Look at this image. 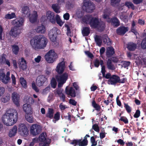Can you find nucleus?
<instances>
[{"label":"nucleus","mask_w":146,"mask_h":146,"mask_svg":"<svg viewBox=\"0 0 146 146\" xmlns=\"http://www.w3.org/2000/svg\"><path fill=\"white\" fill-rule=\"evenodd\" d=\"M18 118V113L15 109H12L8 111L2 117L3 123L7 126H11L15 124Z\"/></svg>","instance_id":"obj_1"},{"label":"nucleus","mask_w":146,"mask_h":146,"mask_svg":"<svg viewBox=\"0 0 146 146\" xmlns=\"http://www.w3.org/2000/svg\"><path fill=\"white\" fill-rule=\"evenodd\" d=\"M47 40L43 36L35 37L30 40V44L33 49L35 50L44 48L46 46Z\"/></svg>","instance_id":"obj_2"},{"label":"nucleus","mask_w":146,"mask_h":146,"mask_svg":"<svg viewBox=\"0 0 146 146\" xmlns=\"http://www.w3.org/2000/svg\"><path fill=\"white\" fill-rule=\"evenodd\" d=\"M68 76V74L66 72H65L60 75L56 74L55 77H52L51 79L50 84L51 87L53 88L56 87L57 84L56 80L58 83V87H62L67 80Z\"/></svg>","instance_id":"obj_3"},{"label":"nucleus","mask_w":146,"mask_h":146,"mask_svg":"<svg viewBox=\"0 0 146 146\" xmlns=\"http://www.w3.org/2000/svg\"><path fill=\"white\" fill-rule=\"evenodd\" d=\"M83 21L86 23H89L93 28H97L100 30H102L104 28V23L102 22H100L97 18H92L91 16H86L83 19Z\"/></svg>","instance_id":"obj_4"},{"label":"nucleus","mask_w":146,"mask_h":146,"mask_svg":"<svg viewBox=\"0 0 146 146\" xmlns=\"http://www.w3.org/2000/svg\"><path fill=\"white\" fill-rule=\"evenodd\" d=\"M44 57L48 63H52L56 60L58 56L54 50H51L46 54Z\"/></svg>","instance_id":"obj_5"},{"label":"nucleus","mask_w":146,"mask_h":146,"mask_svg":"<svg viewBox=\"0 0 146 146\" xmlns=\"http://www.w3.org/2000/svg\"><path fill=\"white\" fill-rule=\"evenodd\" d=\"M40 146H48L51 142L50 140L47 138L45 133L41 134L39 137Z\"/></svg>","instance_id":"obj_6"},{"label":"nucleus","mask_w":146,"mask_h":146,"mask_svg":"<svg viewBox=\"0 0 146 146\" xmlns=\"http://www.w3.org/2000/svg\"><path fill=\"white\" fill-rule=\"evenodd\" d=\"M82 8L87 12H92L95 9V6L94 4L90 2L89 0H84Z\"/></svg>","instance_id":"obj_7"},{"label":"nucleus","mask_w":146,"mask_h":146,"mask_svg":"<svg viewBox=\"0 0 146 146\" xmlns=\"http://www.w3.org/2000/svg\"><path fill=\"white\" fill-rule=\"evenodd\" d=\"M18 131L21 136L26 137L29 134V130L26 125L21 123L18 126Z\"/></svg>","instance_id":"obj_8"},{"label":"nucleus","mask_w":146,"mask_h":146,"mask_svg":"<svg viewBox=\"0 0 146 146\" xmlns=\"http://www.w3.org/2000/svg\"><path fill=\"white\" fill-rule=\"evenodd\" d=\"M42 127L40 125L36 124H33L30 127V133L33 136H36L39 133Z\"/></svg>","instance_id":"obj_9"},{"label":"nucleus","mask_w":146,"mask_h":146,"mask_svg":"<svg viewBox=\"0 0 146 146\" xmlns=\"http://www.w3.org/2000/svg\"><path fill=\"white\" fill-rule=\"evenodd\" d=\"M66 68L65 62L63 60L58 63L55 69L56 72L58 74H62L64 72Z\"/></svg>","instance_id":"obj_10"},{"label":"nucleus","mask_w":146,"mask_h":146,"mask_svg":"<svg viewBox=\"0 0 146 146\" xmlns=\"http://www.w3.org/2000/svg\"><path fill=\"white\" fill-rule=\"evenodd\" d=\"M58 31L57 28L54 27L49 31V36L50 39L52 42H54L56 40Z\"/></svg>","instance_id":"obj_11"},{"label":"nucleus","mask_w":146,"mask_h":146,"mask_svg":"<svg viewBox=\"0 0 146 146\" xmlns=\"http://www.w3.org/2000/svg\"><path fill=\"white\" fill-rule=\"evenodd\" d=\"M21 33V29L18 27H14L11 28L9 32V34L12 36L16 37Z\"/></svg>","instance_id":"obj_12"},{"label":"nucleus","mask_w":146,"mask_h":146,"mask_svg":"<svg viewBox=\"0 0 146 146\" xmlns=\"http://www.w3.org/2000/svg\"><path fill=\"white\" fill-rule=\"evenodd\" d=\"M24 20L21 17L17 18L15 19L12 20V24L15 25V27H19L23 25Z\"/></svg>","instance_id":"obj_13"},{"label":"nucleus","mask_w":146,"mask_h":146,"mask_svg":"<svg viewBox=\"0 0 146 146\" xmlns=\"http://www.w3.org/2000/svg\"><path fill=\"white\" fill-rule=\"evenodd\" d=\"M11 98L13 102L16 106H19L20 96L19 94L16 92H13L12 94Z\"/></svg>","instance_id":"obj_14"},{"label":"nucleus","mask_w":146,"mask_h":146,"mask_svg":"<svg viewBox=\"0 0 146 146\" xmlns=\"http://www.w3.org/2000/svg\"><path fill=\"white\" fill-rule=\"evenodd\" d=\"M65 93L68 96L75 97L76 96L75 90L72 87L67 86L65 89Z\"/></svg>","instance_id":"obj_15"},{"label":"nucleus","mask_w":146,"mask_h":146,"mask_svg":"<svg viewBox=\"0 0 146 146\" xmlns=\"http://www.w3.org/2000/svg\"><path fill=\"white\" fill-rule=\"evenodd\" d=\"M28 16L30 22L33 23L36 21L38 15L37 11H34L31 14L30 13Z\"/></svg>","instance_id":"obj_16"},{"label":"nucleus","mask_w":146,"mask_h":146,"mask_svg":"<svg viewBox=\"0 0 146 146\" xmlns=\"http://www.w3.org/2000/svg\"><path fill=\"white\" fill-rule=\"evenodd\" d=\"M46 15L47 19L51 23L53 24L55 23V18L54 17L55 15L54 12L48 11L46 12Z\"/></svg>","instance_id":"obj_17"},{"label":"nucleus","mask_w":146,"mask_h":146,"mask_svg":"<svg viewBox=\"0 0 146 146\" xmlns=\"http://www.w3.org/2000/svg\"><path fill=\"white\" fill-rule=\"evenodd\" d=\"M23 108L24 111L26 113V114H32L33 110L30 104H25L23 105Z\"/></svg>","instance_id":"obj_18"},{"label":"nucleus","mask_w":146,"mask_h":146,"mask_svg":"<svg viewBox=\"0 0 146 146\" xmlns=\"http://www.w3.org/2000/svg\"><path fill=\"white\" fill-rule=\"evenodd\" d=\"M46 78L43 75H40L38 76L36 79L37 85L40 86L43 85L46 80Z\"/></svg>","instance_id":"obj_19"},{"label":"nucleus","mask_w":146,"mask_h":146,"mask_svg":"<svg viewBox=\"0 0 146 146\" xmlns=\"http://www.w3.org/2000/svg\"><path fill=\"white\" fill-rule=\"evenodd\" d=\"M18 63L19 64V67L23 70H25L27 68L26 61L23 58H21L19 59Z\"/></svg>","instance_id":"obj_20"},{"label":"nucleus","mask_w":146,"mask_h":146,"mask_svg":"<svg viewBox=\"0 0 146 146\" xmlns=\"http://www.w3.org/2000/svg\"><path fill=\"white\" fill-rule=\"evenodd\" d=\"M17 132V127L16 126L14 125L9 130L8 135L10 137H13L16 135Z\"/></svg>","instance_id":"obj_21"},{"label":"nucleus","mask_w":146,"mask_h":146,"mask_svg":"<svg viewBox=\"0 0 146 146\" xmlns=\"http://www.w3.org/2000/svg\"><path fill=\"white\" fill-rule=\"evenodd\" d=\"M119 78L118 76L113 75L108 80V84H114L117 82H119Z\"/></svg>","instance_id":"obj_22"},{"label":"nucleus","mask_w":146,"mask_h":146,"mask_svg":"<svg viewBox=\"0 0 146 146\" xmlns=\"http://www.w3.org/2000/svg\"><path fill=\"white\" fill-rule=\"evenodd\" d=\"M129 29L127 27H119L117 30V33L119 35H123Z\"/></svg>","instance_id":"obj_23"},{"label":"nucleus","mask_w":146,"mask_h":146,"mask_svg":"<svg viewBox=\"0 0 146 146\" xmlns=\"http://www.w3.org/2000/svg\"><path fill=\"white\" fill-rule=\"evenodd\" d=\"M35 30L37 33H44L46 31L44 26L42 25L38 26Z\"/></svg>","instance_id":"obj_24"},{"label":"nucleus","mask_w":146,"mask_h":146,"mask_svg":"<svg viewBox=\"0 0 146 146\" xmlns=\"http://www.w3.org/2000/svg\"><path fill=\"white\" fill-rule=\"evenodd\" d=\"M10 74V73L9 71L7 72L6 73V76L3 79H2L1 81L3 83L5 84L9 82L10 80L9 77Z\"/></svg>","instance_id":"obj_25"},{"label":"nucleus","mask_w":146,"mask_h":146,"mask_svg":"<svg viewBox=\"0 0 146 146\" xmlns=\"http://www.w3.org/2000/svg\"><path fill=\"white\" fill-rule=\"evenodd\" d=\"M52 7L54 11L57 13H59L61 11L60 7L57 4H53L52 6Z\"/></svg>","instance_id":"obj_26"},{"label":"nucleus","mask_w":146,"mask_h":146,"mask_svg":"<svg viewBox=\"0 0 146 146\" xmlns=\"http://www.w3.org/2000/svg\"><path fill=\"white\" fill-rule=\"evenodd\" d=\"M114 53V49L112 47H108L107 48L106 55L107 56H110L113 55Z\"/></svg>","instance_id":"obj_27"},{"label":"nucleus","mask_w":146,"mask_h":146,"mask_svg":"<svg viewBox=\"0 0 146 146\" xmlns=\"http://www.w3.org/2000/svg\"><path fill=\"white\" fill-rule=\"evenodd\" d=\"M3 63H5L9 67H10L11 66V64L9 60L6 59L4 56H2L1 58H0V64Z\"/></svg>","instance_id":"obj_28"},{"label":"nucleus","mask_w":146,"mask_h":146,"mask_svg":"<svg viewBox=\"0 0 146 146\" xmlns=\"http://www.w3.org/2000/svg\"><path fill=\"white\" fill-rule=\"evenodd\" d=\"M55 21L61 27L64 23V22L60 19V17L58 15H56L55 16Z\"/></svg>","instance_id":"obj_29"},{"label":"nucleus","mask_w":146,"mask_h":146,"mask_svg":"<svg viewBox=\"0 0 146 146\" xmlns=\"http://www.w3.org/2000/svg\"><path fill=\"white\" fill-rule=\"evenodd\" d=\"M108 22H111L114 26L117 27L119 25V22L118 20L116 18H113L111 19L107 20Z\"/></svg>","instance_id":"obj_30"},{"label":"nucleus","mask_w":146,"mask_h":146,"mask_svg":"<svg viewBox=\"0 0 146 146\" xmlns=\"http://www.w3.org/2000/svg\"><path fill=\"white\" fill-rule=\"evenodd\" d=\"M22 13L28 16L29 15L30 11L29 7L27 6H24L22 8Z\"/></svg>","instance_id":"obj_31"},{"label":"nucleus","mask_w":146,"mask_h":146,"mask_svg":"<svg viewBox=\"0 0 146 146\" xmlns=\"http://www.w3.org/2000/svg\"><path fill=\"white\" fill-rule=\"evenodd\" d=\"M94 66L96 67H98L99 65H100L101 66L104 64L103 61L100 59H96L95 60L94 62Z\"/></svg>","instance_id":"obj_32"},{"label":"nucleus","mask_w":146,"mask_h":146,"mask_svg":"<svg viewBox=\"0 0 146 146\" xmlns=\"http://www.w3.org/2000/svg\"><path fill=\"white\" fill-rule=\"evenodd\" d=\"M24 102L25 103L32 104L34 102L33 99L29 96H25L24 99Z\"/></svg>","instance_id":"obj_33"},{"label":"nucleus","mask_w":146,"mask_h":146,"mask_svg":"<svg viewBox=\"0 0 146 146\" xmlns=\"http://www.w3.org/2000/svg\"><path fill=\"white\" fill-rule=\"evenodd\" d=\"M16 17V15L14 13H12L11 14L7 13L6 14L5 16V18L7 19H11Z\"/></svg>","instance_id":"obj_34"},{"label":"nucleus","mask_w":146,"mask_h":146,"mask_svg":"<svg viewBox=\"0 0 146 146\" xmlns=\"http://www.w3.org/2000/svg\"><path fill=\"white\" fill-rule=\"evenodd\" d=\"M20 82L22 87L25 88H27V84L26 80L23 77L20 78Z\"/></svg>","instance_id":"obj_35"},{"label":"nucleus","mask_w":146,"mask_h":146,"mask_svg":"<svg viewBox=\"0 0 146 146\" xmlns=\"http://www.w3.org/2000/svg\"><path fill=\"white\" fill-rule=\"evenodd\" d=\"M107 66L108 68L110 70H114L115 69V66L112 64L111 61L108 60L107 62Z\"/></svg>","instance_id":"obj_36"},{"label":"nucleus","mask_w":146,"mask_h":146,"mask_svg":"<svg viewBox=\"0 0 146 146\" xmlns=\"http://www.w3.org/2000/svg\"><path fill=\"white\" fill-rule=\"evenodd\" d=\"M127 48L130 50H134L136 48V45L133 43H129L127 44Z\"/></svg>","instance_id":"obj_37"},{"label":"nucleus","mask_w":146,"mask_h":146,"mask_svg":"<svg viewBox=\"0 0 146 146\" xmlns=\"http://www.w3.org/2000/svg\"><path fill=\"white\" fill-rule=\"evenodd\" d=\"M32 114H28L25 115V118L26 120L30 123H32L33 122V118L31 115Z\"/></svg>","instance_id":"obj_38"},{"label":"nucleus","mask_w":146,"mask_h":146,"mask_svg":"<svg viewBox=\"0 0 146 146\" xmlns=\"http://www.w3.org/2000/svg\"><path fill=\"white\" fill-rule=\"evenodd\" d=\"M90 33L89 28L84 27L83 28L82 33L84 36H87Z\"/></svg>","instance_id":"obj_39"},{"label":"nucleus","mask_w":146,"mask_h":146,"mask_svg":"<svg viewBox=\"0 0 146 146\" xmlns=\"http://www.w3.org/2000/svg\"><path fill=\"white\" fill-rule=\"evenodd\" d=\"M87 139H84L83 140H79L78 145L80 146H85L87 144Z\"/></svg>","instance_id":"obj_40"},{"label":"nucleus","mask_w":146,"mask_h":146,"mask_svg":"<svg viewBox=\"0 0 146 146\" xmlns=\"http://www.w3.org/2000/svg\"><path fill=\"white\" fill-rule=\"evenodd\" d=\"M54 113V111L52 109L49 108L48 111L46 114V116L50 118H52L53 117Z\"/></svg>","instance_id":"obj_41"},{"label":"nucleus","mask_w":146,"mask_h":146,"mask_svg":"<svg viewBox=\"0 0 146 146\" xmlns=\"http://www.w3.org/2000/svg\"><path fill=\"white\" fill-rule=\"evenodd\" d=\"M19 49L18 46L14 45L12 46V50L14 54H18Z\"/></svg>","instance_id":"obj_42"},{"label":"nucleus","mask_w":146,"mask_h":146,"mask_svg":"<svg viewBox=\"0 0 146 146\" xmlns=\"http://www.w3.org/2000/svg\"><path fill=\"white\" fill-rule=\"evenodd\" d=\"M60 115L58 112H57L54 115V118L53 119L52 121L55 123L57 121H58L60 119Z\"/></svg>","instance_id":"obj_43"},{"label":"nucleus","mask_w":146,"mask_h":146,"mask_svg":"<svg viewBox=\"0 0 146 146\" xmlns=\"http://www.w3.org/2000/svg\"><path fill=\"white\" fill-rule=\"evenodd\" d=\"M103 38V40L104 42L106 43H107L108 44H110L111 43V40L106 35H105L104 36Z\"/></svg>","instance_id":"obj_44"},{"label":"nucleus","mask_w":146,"mask_h":146,"mask_svg":"<svg viewBox=\"0 0 146 146\" xmlns=\"http://www.w3.org/2000/svg\"><path fill=\"white\" fill-rule=\"evenodd\" d=\"M95 40L97 44L99 46L101 45L102 41L100 36H96L95 38Z\"/></svg>","instance_id":"obj_45"},{"label":"nucleus","mask_w":146,"mask_h":146,"mask_svg":"<svg viewBox=\"0 0 146 146\" xmlns=\"http://www.w3.org/2000/svg\"><path fill=\"white\" fill-rule=\"evenodd\" d=\"M6 75L4 71V70L3 69H0V81L2 79H3L5 76Z\"/></svg>","instance_id":"obj_46"},{"label":"nucleus","mask_w":146,"mask_h":146,"mask_svg":"<svg viewBox=\"0 0 146 146\" xmlns=\"http://www.w3.org/2000/svg\"><path fill=\"white\" fill-rule=\"evenodd\" d=\"M6 75L4 71V70L3 69H0V81L2 79H3L5 76Z\"/></svg>","instance_id":"obj_47"},{"label":"nucleus","mask_w":146,"mask_h":146,"mask_svg":"<svg viewBox=\"0 0 146 146\" xmlns=\"http://www.w3.org/2000/svg\"><path fill=\"white\" fill-rule=\"evenodd\" d=\"M6 75L4 71V70L3 69H0V81L2 79H3L5 76Z\"/></svg>","instance_id":"obj_48"},{"label":"nucleus","mask_w":146,"mask_h":146,"mask_svg":"<svg viewBox=\"0 0 146 146\" xmlns=\"http://www.w3.org/2000/svg\"><path fill=\"white\" fill-rule=\"evenodd\" d=\"M92 106L95 108L96 110H99L100 109V106L96 104L94 101H93L92 103Z\"/></svg>","instance_id":"obj_49"},{"label":"nucleus","mask_w":146,"mask_h":146,"mask_svg":"<svg viewBox=\"0 0 146 146\" xmlns=\"http://www.w3.org/2000/svg\"><path fill=\"white\" fill-rule=\"evenodd\" d=\"M32 87L36 92H38L39 91L38 89L36 86L35 82L34 81L32 83Z\"/></svg>","instance_id":"obj_50"},{"label":"nucleus","mask_w":146,"mask_h":146,"mask_svg":"<svg viewBox=\"0 0 146 146\" xmlns=\"http://www.w3.org/2000/svg\"><path fill=\"white\" fill-rule=\"evenodd\" d=\"M135 23L134 21H133L132 24L131 31V32L134 33L135 35H136L137 34V33L134 27L135 26Z\"/></svg>","instance_id":"obj_51"},{"label":"nucleus","mask_w":146,"mask_h":146,"mask_svg":"<svg viewBox=\"0 0 146 146\" xmlns=\"http://www.w3.org/2000/svg\"><path fill=\"white\" fill-rule=\"evenodd\" d=\"M10 99V96H6L4 97L1 99L2 101L4 103H6L8 102Z\"/></svg>","instance_id":"obj_52"},{"label":"nucleus","mask_w":146,"mask_h":146,"mask_svg":"<svg viewBox=\"0 0 146 146\" xmlns=\"http://www.w3.org/2000/svg\"><path fill=\"white\" fill-rule=\"evenodd\" d=\"M125 5L129 8H131L133 9H134L133 5L131 2H126L125 4Z\"/></svg>","instance_id":"obj_53"},{"label":"nucleus","mask_w":146,"mask_h":146,"mask_svg":"<svg viewBox=\"0 0 146 146\" xmlns=\"http://www.w3.org/2000/svg\"><path fill=\"white\" fill-rule=\"evenodd\" d=\"M121 63L123 64L122 66L125 68L130 65V62H127L126 61H122L121 62Z\"/></svg>","instance_id":"obj_54"},{"label":"nucleus","mask_w":146,"mask_h":146,"mask_svg":"<svg viewBox=\"0 0 146 146\" xmlns=\"http://www.w3.org/2000/svg\"><path fill=\"white\" fill-rule=\"evenodd\" d=\"M141 46L142 48L143 49L146 48V37L142 40Z\"/></svg>","instance_id":"obj_55"},{"label":"nucleus","mask_w":146,"mask_h":146,"mask_svg":"<svg viewBox=\"0 0 146 146\" xmlns=\"http://www.w3.org/2000/svg\"><path fill=\"white\" fill-rule=\"evenodd\" d=\"M54 92L55 95L59 96L62 94V90L60 89H56L54 90Z\"/></svg>","instance_id":"obj_56"},{"label":"nucleus","mask_w":146,"mask_h":146,"mask_svg":"<svg viewBox=\"0 0 146 146\" xmlns=\"http://www.w3.org/2000/svg\"><path fill=\"white\" fill-rule=\"evenodd\" d=\"M54 96L53 94L52 93H50L48 96L47 98V101L48 102H50L52 101L54 99Z\"/></svg>","instance_id":"obj_57"},{"label":"nucleus","mask_w":146,"mask_h":146,"mask_svg":"<svg viewBox=\"0 0 146 146\" xmlns=\"http://www.w3.org/2000/svg\"><path fill=\"white\" fill-rule=\"evenodd\" d=\"M92 129L95 131L99 132L100 129L98 125L97 124H94L92 126Z\"/></svg>","instance_id":"obj_58"},{"label":"nucleus","mask_w":146,"mask_h":146,"mask_svg":"<svg viewBox=\"0 0 146 146\" xmlns=\"http://www.w3.org/2000/svg\"><path fill=\"white\" fill-rule=\"evenodd\" d=\"M38 140L37 138H35L33 139V141L31 142L29 146H33L35 143L38 142Z\"/></svg>","instance_id":"obj_59"},{"label":"nucleus","mask_w":146,"mask_h":146,"mask_svg":"<svg viewBox=\"0 0 146 146\" xmlns=\"http://www.w3.org/2000/svg\"><path fill=\"white\" fill-rule=\"evenodd\" d=\"M91 141L92 143L91 146H96L97 145V143L95 141V139L94 137H92L91 138Z\"/></svg>","instance_id":"obj_60"},{"label":"nucleus","mask_w":146,"mask_h":146,"mask_svg":"<svg viewBox=\"0 0 146 146\" xmlns=\"http://www.w3.org/2000/svg\"><path fill=\"white\" fill-rule=\"evenodd\" d=\"M119 120L123 121L125 123H127L128 122V119L125 117H121Z\"/></svg>","instance_id":"obj_61"},{"label":"nucleus","mask_w":146,"mask_h":146,"mask_svg":"<svg viewBox=\"0 0 146 146\" xmlns=\"http://www.w3.org/2000/svg\"><path fill=\"white\" fill-rule=\"evenodd\" d=\"M124 107H125L128 113H130L131 111V109L130 106H129L127 104H124Z\"/></svg>","instance_id":"obj_62"},{"label":"nucleus","mask_w":146,"mask_h":146,"mask_svg":"<svg viewBox=\"0 0 146 146\" xmlns=\"http://www.w3.org/2000/svg\"><path fill=\"white\" fill-rule=\"evenodd\" d=\"M120 19L124 21L125 22H126L127 21V17L126 16H120Z\"/></svg>","instance_id":"obj_63"},{"label":"nucleus","mask_w":146,"mask_h":146,"mask_svg":"<svg viewBox=\"0 0 146 146\" xmlns=\"http://www.w3.org/2000/svg\"><path fill=\"white\" fill-rule=\"evenodd\" d=\"M70 15L68 13H66L63 15V18L65 20H68L69 19Z\"/></svg>","instance_id":"obj_64"}]
</instances>
